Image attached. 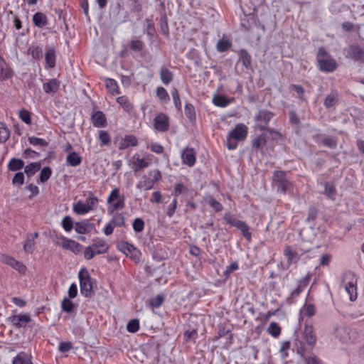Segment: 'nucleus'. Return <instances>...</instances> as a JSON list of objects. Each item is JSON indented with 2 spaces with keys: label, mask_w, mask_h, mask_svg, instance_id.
<instances>
[{
  "label": "nucleus",
  "mask_w": 364,
  "mask_h": 364,
  "mask_svg": "<svg viewBox=\"0 0 364 364\" xmlns=\"http://www.w3.org/2000/svg\"><path fill=\"white\" fill-rule=\"evenodd\" d=\"M33 23L35 26L42 28L48 24V18L47 16L43 12H36L33 16Z\"/></svg>",
  "instance_id": "23"
},
{
  "label": "nucleus",
  "mask_w": 364,
  "mask_h": 364,
  "mask_svg": "<svg viewBox=\"0 0 364 364\" xmlns=\"http://www.w3.org/2000/svg\"><path fill=\"white\" fill-rule=\"evenodd\" d=\"M316 59L317 62V67L321 72L333 73L338 67V64L336 60L323 47L318 48Z\"/></svg>",
  "instance_id": "2"
},
{
  "label": "nucleus",
  "mask_w": 364,
  "mask_h": 364,
  "mask_svg": "<svg viewBox=\"0 0 364 364\" xmlns=\"http://www.w3.org/2000/svg\"><path fill=\"white\" fill-rule=\"evenodd\" d=\"M28 141H29V143L31 144H32L33 146H37V145H40V146H48V142L45 139H41V138H38V137H36V136L29 137L28 138Z\"/></svg>",
  "instance_id": "59"
},
{
  "label": "nucleus",
  "mask_w": 364,
  "mask_h": 364,
  "mask_svg": "<svg viewBox=\"0 0 364 364\" xmlns=\"http://www.w3.org/2000/svg\"><path fill=\"white\" fill-rule=\"evenodd\" d=\"M138 145V139L132 134L125 135L121 139L119 144V149L124 150L129 146L135 147Z\"/></svg>",
  "instance_id": "19"
},
{
  "label": "nucleus",
  "mask_w": 364,
  "mask_h": 364,
  "mask_svg": "<svg viewBox=\"0 0 364 364\" xmlns=\"http://www.w3.org/2000/svg\"><path fill=\"white\" fill-rule=\"evenodd\" d=\"M55 244L61 247L64 250H70L75 255H78L82 252V245L78 242L66 238L65 237H57Z\"/></svg>",
  "instance_id": "10"
},
{
  "label": "nucleus",
  "mask_w": 364,
  "mask_h": 364,
  "mask_svg": "<svg viewBox=\"0 0 364 364\" xmlns=\"http://www.w3.org/2000/svg\"><path fill=\"white\" fill-rule=\"evenodd\" d=\"M146 147L151 151L158 154H161L164 151V147L161 144L156 142H151L148 144Z\"/></svg>",
  "instance_id": "52"
},
{
  "label": "nucleus",
  "mask_w": 364,
  "mask_h": 364,
  "mask_svg": "<svg viewBox=\"0 0 364 364\" xmlns=\"http://www.w3.org/2000/svg\"><path fill=\"white\" fill-rule=\"evenodd\" d=\"M80 285V292L85 296L91 294L92 284L88 271L86 269H81L78 274Z\"/></svg>",
  "instance_id": "9"
},
{
  "label": "nucleus",
  "mask_w": 364,
  "mask_h": 364,
  "mask_svg": "<svg viewBox=\"0 0 364 364\" xmlns=\"http://www.w3.org/2000/svg\"><path fill=\"white\" fill-rule=\"evenodd\" d=\"M154 129L159 132H166L170 128V118L165 113H159L153 120Z\"/></svg>",
  "instance_id": "12"
},
{
  "label": "nucleus",
  "mask_w": 364,
  "mask_h": 364,
  "mask_svg": "<svg viewBox=\"0 0 364 364\" xmlns=\"http://www.w3.org/2000/svg\"><path fill=\"white\" fill-rule=\"evenodd\" d=\"M159 76L164 85H168L173 79V73L166 66H162L159 70Z\"/></svg>",
  "instance_id": "27"
},
{
  "label": "nucleus",
  "mask_w": 364,
  "mask_h": 364,
  "mask_svg": "<svg viewBox=\"0 0 364 364\" xmlns=\"http://www.w3.org/2000/svg\"><path fill=\"white\" fill-rule=\"evenodd\" d=\"M302 255L303 252L294 251L289 247H286L284 250V256L289 264L297 262Z\"/></svg>",
  "instance_id": "28"
},
{
  "label": "nucleus",
  "mask_w": 364,
  "mask_h": 364,
  "mask_svg": "<svg viewBox=\"0 0 364 364\" xmlns=\"http://www.w3.org/2000/svg\"><path fill=\"white\" fill-rule=\"evenodd\" d=\"M107 203L108 205V211L112 213L124 208L125 197L124 195L120 194L119 188H115L110 192Z\"/></svg>",
  "instance_id": "7"
},
{
  "label": "nucleus",
  "mask_w": 364,
  "mask_h": 364,
  "mask_svg": "<svg viewBox=\"0 0 364 364\" xmlns=\"http://www.w3.org/2000/svg\"><path fill=\"white\" fill-rule=\"evenodd\" d=\"M92 125L98 128H104L107 125V118L102 111H97L91 116Z\"/></svg>",
  "instance_id": "18"
},
{
  "label": "nucleus",
  "mask_w": 364,
  "mask_h": 364,
  "mask_svg": "<svg viewBox=\"0 0 364 364\" xmlns=\"http://www.w3.org/2000/svg\"><path fill=\"white\" fill-rule=\"evenodd\" d=\"M117 102L123 109L124 112L131 113L134 109V105L126 95L118 97L116 99Z\"/></svg>",
  "instance_id": "25"
},
{
  "label": "nucleus",
  "mask_w": 364,
  "mask_h": 364,
  "mask_svg": "<svg viewBox=\"0 0 364 364\" xmlns=\"http://www.w3.org/2000/svg\"><path fill=\"white\" fill-rule=\"evenodd\" d=\"M75 305L72 301L68 298H64L61 303V309L63 311L71 313L75 310Z\"/></svg>",
  "instance_id": "49"
},
{
  "label": "nucleus",
  "mask_w": 364,
  "mask_h": 364,
  "mask_svg": "<svg viewBox=\"0 0 364 364\" xmlns=\"http://www.w3.org/2000/svg\"><path fill=\"white\" fill-rule=\"evenodd\" d=\"M156 95L159 100L163 103L166 104L170 101V97L166 90L163 87H157L156 89Z\"/></svg>",
  "instance_id": "36"
},
{
  "label": "nucleus",
  "mask_w": 364,
  "mask_h": 364,
  "mask_svg": "<svg viewBox=\"0 0 364 364\" xmlns=\"http://www.w3.org/2000/svg\"><path fill=\"white\" fill-rule=\"evenodd\" d=\"M162 174L159 169L150 170L147 174L143 175L137 183L136 188L139 190L149 191L154 187L155 183L161 181Z\"/></svg>",
  "instance_id": "3"
},
{
  "label": "nucleus",
  "mask_w": 364,
  "mask_h": 364,
  "mask_svg": "<svg viewBox=\"0 0 364 364\" xmlns=\"http://www.w3.org/2000/svg\"><path fill=\"white\" fill-rule=\"evenodd\" d=\"M164 301L162 295H158L150 300V305L154 308H159L161 306Z\"/></svg>",
  "instance_id": "60"
},
{
  "label": "nucleus",
  "mask_w": 364,
  "mask_h": 364,
  "mask_svg": "<svg viewBox=\"0 0 364 364\" xmlns=\"http://www.w3.org/2000/svg\"><path fill=\"white\" fill-rule=\"evenodd\" d=\"M325 194L328 198L334 200L335 196L336 194V190L334 186L330 185L328 183L325 184L324 187Z\"/></svg>",
  "instance_id": "56"
},
{
  "label": "nucleus",
  "mask_w": 364,
  "mask_h": 364,
  "mask_svg": "<svg viewBox=\"0 0 364 364\" xmlns=\"http://www.w3.org/2000/svg\"><path fill=\"white\" fill-rule=\"evenodd\" d=\"M266 132H267L269 135V137L271 140L272 141H278L279 139H282V135L281 133H279L277 131H275L273 129L269 128L267 130H265Z\"/></svg>",
  "instance_id": "62"
},
{
  "label": "nucleus",
  "mask_w": 364,
  "mask_h": 364,
  "mask_svg": "<svg viewBox=\"0 0 364 364\" xmlns=\"http://www.w3.org/2000/svg\"><path fill=\"white\" fill-rule=\"evenodd\" d=\"M105 86L108 92L112 95H117L120 93V89L117 82L112 78L105 79Z\"/></svg>",
  "instance_id": "30"
},
{
  "label": "nucleus",
  "mask_w": 364,
  "mask_h": 364,
  "mask_svg": "<svg viewBox=\"0 0 364 364\" xmlns=\"http://www.w3.org/2000/svg\"><path fill=\"white\" fill-rule=\"evenodd\" d=\"M171 95L176 108L177 110L181 111L182 108V103L180 99L179 92L176 88L172 89Z\"/></svg>",
  "instance_id": "51"
},
{
  "label": "nucleus",
  "mask_w": 364,
  "mask_h": 364,
  "mask_svg": "<svg viewBox=\"0 0 364 364\" xmlns=\"http://www.w3.org/2000/svg\"><path fill=\"white\" fill-rule=\"evenodd\" d=\"M60 86V81L56 78L50 79L43 84V90L46 94L56 93Z\"/></svg>",
  "instance_id": "20"
},
{
  "label": "nucleus",
  "mask_w": 364,
  "mask_h": 364,
  "mask_svg": "<svg viewBox=\"0 0 364 364\" xmlns=\"http://www.w3.org/2000/svg\"><path fill=\"white\" fill-rule=\"evenodd\" d=\"M98 198L92 192H89L85 201L79 200L73 205V211L77 215H85L95 210L98 204Z\"/></svg>",
  "instance_id": "5"
},
{
  "label": "nucleus",
  "mask_w": 364,
  "mask_h": 364,
  "mask_svg": "<svg viewBox=\"0 0 364 364\" xmlns=\"http://www.w3.org/2000/svg\"><path fill=\"white\" fill-rule=\"evenodd\" d=\"M346 56L355 61L364 63V47L358 45H351L349 46Z\"/></svg>",
  "instance_id": "16"
},
{
  "label": "nucleus",
  "mask_w": 364,
  "mask_h": 364,
  "mask_svg": "<svg viewBox=\"0 0 364 364\" xmlns=\"http://www.w3.org/2000/svg\"><path fill=\"white\" fill-rule=\"evenodd\" d=\"M31 112L27 109H22L18 112L19 118L26 124L31 125L32 124Z\"/></svg>",
  "instance_id": "45"
},
{
  "label": "nucleus",
  "mask_w": 364,
  "mask_h": 364,
  "mask_svg": "<svg viewBox=\"0 0 364 364\" xmlns=\"http://www.w3.org/2000/svg\"><path fill=\"white\" fill-rule=\"evenodd\" d=\"M125 225L124 217L122 213L114 215L112 220L106 226V228H121Z\"/></svg>",
  "instance_id": "33"
},
{
  "label": "nucleus",
  "mask_w": 364,
  "mask_h": 364,
  "mask_svg": "<svg viewBox=\"0 0 364 364\" xmlns=\"http://www.w3.org/2000/svg\"><path fill=\"white\" fill-rule=\"evenodd\" d=\"M28 52L35 60H39L43 57V51L39 46H31L28 48Z\"/></svg>",
  "instance_id": "50"
},
{
  "label": "nucleus",
  "mask_w": 364,
  "mask_h": 364,
  "mask_svg": "<svg viewBox=\"0 0 364 364\" xmlns=\"http://www.w3.org/2000/svg\"><path fill=\"white\" fill-rule=\"evenodd\" d=\"M232 46V43L228 40L222 39L217 43V50L219 52H225L228 50Z\"/></svg>",
  "instance_id": "54"
},
{
  "label": "nucleus",
  "mask_w": 364,
  "mask_h": 364,
  "mask_svg": "<svg viewBox=\"0 0 364 364\" xmlns=\"http://www.w3.org/2000/svg\"><path fill=\"white\" fill-rule=\"evenodd\" d=\"M188 192V188L181 183H178L175 185L174 188V196L178 197L182 193H186Z\"/></svg>",
  "instance_id": "58"
},
{
  "label": "nucleus",
  "mask_w": 364,
  "mask_h": 364,
  "mask_svg": "<svg viewBox=\"0 0 364 364\" xmlns=\"http://www.w3.org/2000/svg\"><path fill=\"white\" fill-rule=\"evenodd\" d=\"M185 114L191 122H196V116L194 106L191 103H186L185 105Z\"/></svg>",
  "instance_id": "43"
},
{
  "label": "nucleus",
  "mask_w": 364,
  "mask_h": 364,
  "mask_svg": "<svg viewBox=\"0 0 364 364\" xmlns=\"http://www.w3.org/2000/svg\"><path fill=\"white\" fill-rule=\"evenodd\" d=\"M8 321L16 328H21L31 321V317L29 314H12L8 318Z\"/></svg>",
  "instance_id": "13"
},
{
  "label": "nucleus",
  "mask_w": 364,
  "mask_h": 364,
  "mask_svg": "<svg viewBox=\"0 0 364 364\" xmlns=\"http://www.w3.org/2000/svg\"><path fill=\"white\" fill-rule=\"evenodd\" d=\"M117 248L119 251L126 255V256L129 257L135 261L139 260L141 252L132 245L122 241L117 244Z\"/></svg>",
  "instance_id": "14"
},
{
  "label": "nucleus",
  "mask_w": 364,
  "mask_h": 364,
  "mask_svg": "<svg viewBox=\"0 0 364 364\" xmlns=\"http://www.w3.org/2000/svg\"><path fill=\"white\" fill-rule=\"evenodd\" d=\"M127 329L130 333H136L139 329V321L137 319L129 321L127 323Z\"/></svg>",
  "instance_id": "57"
},
{
  "label": "nucleus",
  "mask_w": 364,
  "mask_h": 364,
  "mask_svg": "<svg viewBox=\"0 0 364 364\" xmlns=\"http://www.w3.org/2000/svg\"><path fill=\"white\" fill-rule=\"evenodd\" d=\"M240 60L242 62V64L246 68H248L251 66L252 63V58L251 55L247 53V51L245 49H241L239 53Z\"/></svg>",
  "instance_id": "39"
},
{
  "label": "nucleus",
  "mask_w": 364,
  "mask_h": 364,
  "mask_svg": "<svg viewBox=\"0 0 364 364\" xmlns=\"http://www.w3.org/2000/svg\"><path fill=\"white\" fill-rule=\"evenodd\" d=\"M303 339L311 349L313 348L316 341V336L312 326H306L304 327Z\"/></svg>",
  "instance_id": "17"
},
{
  "label": "nucleus",
  "mask_w": 364,
  "mask_h": 364,
  "mask_svg": "<svg viewBox=\"0 0 364 364\" xmlns=\"http://www.w3.org/2000/svg\"><path fill=\"white\" fill-rule=\"evenodd\" d=\"M235 101V98H228L225 95H215L213 97V103L220 107H225Z\"/></svg>",
  "instance_id": "24"
},
{
  "label": "nucleus",
  "mask_w": 364,
  "mask_h": 364,
  "mask_svg": "<svg viewBox=\"0 0 364 364\" xmlns=\"http://www.w3.org/2000/svg\"><path fill=\"white\" fill-rule=\"evenodd\" d=\"M272 185L277 187V191L283 194L293 191V183L287 179V173L283 171H275L272 175Z\"/></svg>",
  "instance_id": "4"
},
{
  "label": "nucleus",
  "mask_w": 364,
  "mask_h": 364,
  "mask_svg": "<svg viewBox=\"0 0 364 364\" xmlns=\"http://www.w3.org/2000/svg\"><path fill=\"white\" fill-rule=\"evenodd\" d=\"M41 168V162H33L25 166L24 172L28 177L33 176Z\"/></svg>",
  "instance_id": "37"
},
{
  "label": "nucleus",
  "mask_w": 364,
  "mask_h": 364,
  "mask_svg": "<svg viewBox=\"0 0 364 364\" xmlns=\"http://www.w3.org/2000/svg\"><path fill=\"white\" fill-rule=\"evenodd\" d=\"M274 116V113L267 109H262L255 115V119L257 122V127L260 131H265L267 129L269 122Z\"/></svg>",
  "instance_id": "11"
},
{
  "label": "nucleus",
  "mask_w": 364,
  "mask_h": 364,
  "mask_svg": "<svg viewBox=\"0 0 364 364\" xmlns=\"http://www.w3.org/2000/svg\"><path fill=\"white\" fill-rule=\"evenodd\" d=\"M98 139L100 141V146H109L111 144V136L106 130H100L98 132Z\"/></svg>",
  "instance_id": "38"
},
{
  "label": "nucleus",
  "mask_w": 364,
  "mask_h": 364,
  "mask_svg": "<svg viewBox=\"0 0 364 364\" xmlns=\"http://www.w3.org/2000/svg\"><path fill=\"white\" fill-rule=\"evenodd\" d=\"M207 201H208L209 205L216 212H219L223 210L222 204L220 203H219L218 201H217L212 196H209L208 198H207Z\"/></svg>",
  "instance_id": "55"
},
{
  "label": "nucleus",
  "mask_w": 364,
  "mask_h": 364,
  "mask_svg": "<svg viewBox=\"0 0 364 364\" xmlns=\"http://www.w3.org/2000/svg\"><path fill=\"white\" fill-rule=\"evenodd\" d=\"M24 166V162L21 159L13 158L8 164V168L11 171H19Z\"/></svg>",
  "instance_id": "42"
},
{
  "label": "nucleus",
  "mask_w": 364,
  "mask_h": 364,
  "mask_svg": "<svg viewBox=\"0 0 364 364\" xmlns=\"http://www.w3.org/2000/svg\"><path fill=\"white\" fill-rule=\"evenodd\" d=\"M311 279V275L309 274H306L304 278L298 281L297 286L295 289H294L291 295L293 297L298 296L308 286Z\"/></svg>",
  "instance_id": "22"
},
{
  "label": "nucleus",
  "mask_w": 364,
  "mask_h": 364,
  "mask_svg": "<svg viewBox=\"0 0 364 364\" xmlns=\"http://www.w3.org/2000/svg\"><path fill=\"white\" fill-rule=\"evenodd\" d=\"M301 316L311 318L316 314V307L313 304L306 302L300 309Z\"/></svg>",
  "instance_id": "32"
},
{
  "label": "nucleus",
  "mask_w": 364,
  "mask_h": 364,
  "mask_svg": "<svg viewBox=\"0 0 364 364\" xmlns=\"http://www.w3.org/2000/svg\"><path fill=\"white\" fill-rule=\"evenodd\" d=\"M73 346V343L70 341L60 342L58 346V350L61 353H66L71 350Z\"/></svg>",
  "instance_id": "61"
},
{
  "label": "nucleus",
  "mask_w": 364,
  "mask_h": 364,
  "mask_svg": "<svg viewBox=\"0 0 364 364\" xmlns=\"http://www.w3.org/2000/svg\"><path fill=\"white\" fill-rule=\"evenodd\" d=\"M290 348V342L289 341H284L281 343V347L279 352L282 356V358H286L288 355V350Z\"/></svg>",
  "instance_id": "64"
},
{
  "label": "nucleus",
  "mask_w": 364,
  "mask_h": 364,
  "mask_svg": "<svg viewBox=\"0 0 364 364\" xmlns=\"http://www.w3.org/2000/svg\"><path fill=\"white\" fill-rule=\"evenodd\" d=\"M46 67L53 68L55 66L56 55L54 48H50L46 50L45 55Z\"/></svg>",
  "instance_id": "26"
},
{
  "label": "nucleus",
  "mask_w": 364,
  "mask_h": 364,
  "mask_svg": "<svg viewBox=\"0 0 364 364\" xmlns=\"http://www.w3.org/2000/svg\"><path fill=\"white\" fill-rule=\"evenodd\" d=\"M66 162L71 166H77L82 162V157L77 152L73 151L67 156Z\"/></svg>",
  "instance_id": "35"
},
{
  "label": "nucleus",
  "mask_w": 364,
  "mask_h": 364,
  "mask_svg": "<svg viewBox=\"0 0 364 364\" xmlns=\"http://www.w3.org/2000/svg\"><path fill=\"white\" fill-rule=\"evenodd\" d=\"M182 163L188 167H193L196 162V151L193 148L186 147L181 154Z\"/></svg>",
  "instance_id": "15"
},
{
  "label": "nucleus",
  "mask_w": 364,
  "mask_h": 364,
  "mask_svg": "<svg viewBox=\"0 0 364 364\" xmlns=\"http://www.w3.org/2000/svg\"><path fill=\"white\" fill-rule=\"evenodd\" d=\"M151 155L144 154L141 156L139 154H134L129 160V165L134 170L137 172L144 168L149 167L152 164Z\"/></svg>",
  "instance_id": "8"
},
{
  "label": "nucleus",
  "mask_w": 364,
  "mask_h": 364,
  "mask_svg": "<svg viewBox=\"0 0 364 364\" xmlns=\"http://www.w3.org/2000/svg\"><path fill=\"white\" fill-rule=\"evenodd\" d=\"M248 135V127L242 123H239L230 130L226 136V146L229 150L236 149L238 143L244 141Z\"/></svg>",
  "instance_id": "1"
},
{
  "label": "nucleus",
  "mask_w": 364,
  "mask_h": 364,
  "mask_svg": "<svg viewBox=\"0 0 364 364\" xmlns=\"http://www.w3.org/2000/svg\"><path fill=\"white\" fill-rule=\"evenodd\" d=\"M144 43L141 40H132L129 43V47L130 50L134 52L141 51L144 49Z\"/></svg>",
  "instance_id": "47"
},
{
  "label": "nucleus",
  "mask_w": 364,
  "mask_h": 364,
  "mask_svg": "<svg viewBox=\"0 0 364 364\" xmlns=\"http://www.w3.org/2000/svg\"><path fill=\"white\" fill-rule=\"evenodd\" d=\"M95 251L92 248L90 245L87 247L83 252L85 259L90 260L92 259L95 255H98V253H95Z\"/></svg>",
  "instance_id": "63"
},
{
  "label": "nucleus",
  "mask_w": 364,
  "mask_h": 364,
  "mask_svg": "<svg viewBox=\"0 0 364 364\" xmlns=\"http://www.w3.org/2000/svg\"><path fill=\"white\" fill-rule=\"evenodd\" d=\"M267 332L274 338H277L282 333V328L276 322H271L267 329Z\"/></svg>",
  "instance_id": "40"
},
{
  "label": "nucleus",
  "mask_w": 364,
  "mask_h": 364,
  "mask_svg": "<svg viewBox=\"0 0 364 364\" xmlns=\"http://www.w3.org/2000/svg\"><path fill=\"white\" fill-rule=\"evenodd\" d=\"M52 170L50 167H44L41 169L40 175H39V181L38 183H45L46 182L51 176Z\"/></svg>",
  "instance_id": "48"
},
{
  "label": "nucleus",
  "mask_w": 364,
  "mask_h": 364,
  "mask_svg": "<svg viewBox=\"0 0 364 364\" xmlns=\"http://www.w3.org/2000/svg\"><path fill=\"white\" fill-rule=\"evenodd\" d=\"M14 72L8 65L0 68V82H4L13 77Z\"/></svg>",
  "instance_id": "34"
},
{
  "label": "nucleus",
  "mask_w": 364,
  "mask_h": 364,
  "mask_svg": "<svg viewBox=\"0 0 364 364\" xmlns=\"http://www.w3.org/2000/svg\"><path fill=\"white\" fill-rule=\"evenodd\" d=\"M267 145V134L262 133L260 135L256 136L252 141V148L256 151H261L263 152L264 148Z\"/></svg>",
  "instance_id": "21"
},
{
  "label": "nucleus",
  "mask_w": 364,
  "mask_h": 364,
  "mask_svg": "<svg viewBox=\"0 0 364 364\" xmlns=\"http://www.w3.org/2000/svg\"><path fill=\"white\" fill-rule=\"evenodd\" d=\"M12 364H33L24 352L19 353L12 360Z\"/></svg>",
  "instance_id": "41"
},
{
  "label": "nucleus",
  "mask_w": 364,
  "mask_h": 364,
  "mask_svg": "<svg viewBox=\"0 0 364 364\" xmlns=\"http://www.w3.org/2000/svg\"><path fill=\"white\" fill-rule=\"evenodd\" d=\"M38 235V234L37 232H35L33 235L31 236V237H28V239L24 244V250L26 252H32L34 247L33 240L35 237H37Z\"/></svg>",
  "instance_id": "53"
},
{
  "label": "nucleus",
  "mask_w": 364,
  "mask_h": 364,
  "mask_svg": "<svg viewBox=\"0 0 364 364\" xmlns=\"http://www.w3.org/2000/svg\"><path fill=\"white\" fill-rule=\"evenodd\" d=\"M90 246L95 251V252L98 253V255L107 252L109 249V245L107 242L101 239L95 240Z\"/></svg>",
  "instance_id": "29"
},
{
  "label": "nucleus",
  "mask_w": 364,
  "mask_h": 364,
  "mask_svg": "<svg viewBox=\"0 0 364 364\" xmlns=\"http://www.w3.org/2000/svg\"><path fill=\"white\" fill-rule=\"evenodd\" d=\"M338 102V95L336 91H332L327 95L324 99L323 105L326 108L329 109L336 105Z\"/></svg>",
  "instance_id": "31"
},
{
  "label": "nucleus",
  "mask_w": 364,
  "mask_h": 364,
  "mask_svg": "<svg viewBox=\"0 0 364 364\" xmlns=\"http://www.w3.org/2000/svg\"><path fill=\"white\" fill-rule=\"evenodd\" d=\"M225 220H226L227 223L231 226H235L236 228H246L243 223L240 222L233 215L230 214L225 215Z\"/></svg>",
  "instance_id": "46"
},
{
  "label": "nucleus",
  "mask_w": 364,
  "mask_h": 364,
  "mask_svg": "<svg viewBox=\"0 0 364 364\" xmlns=\"http://www.w3.org/2000/svg\"><path fill=\"white\" fill-rule=\"evenodd\" d=\"M10 137V130L6 124L0 122V143H5Z\"/></svg>",
  "instance_id": "44"
},
{
  "label": "nucleus",
  "mask_w": 364,
  "mask_h": 364,
  "mask_svg": "<svg viewBox=\"0 0 364 364\" xmlns=\"http://www.w3.org/2000/svg\"><path fill=\"white\" fill-rule=\"evenodd\" d=\"M357 284L358 279L353 272H347L343 274L342 284L351 301H355L358 297Z\"/></svg>",
  "instance_id": "6"
}]
</instances>
